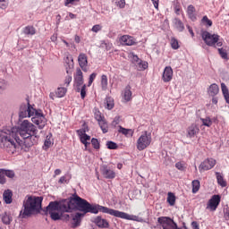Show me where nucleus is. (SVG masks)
Instances as JSON below:
<instances>
[{
	"instance_id": "obj_1",
	"label": "nucleus",
	"mask_w": 229,
	"mask_h": 229,
	"mask_svg": "<svg viewBox=\"0 0 229 229\" xmlns=\"http://www.w3.org/2000/svg\"><path fill=\"white\" fill-rule=\"evenodd\" d=\"M79 209L84 214H98V205L90 204L85 199L75 195L61 201H51L46 208V215L53 212H72Z\"/></svg>"
},
{
	"instance_id": "obj_2",
	"label": "nucleus",
	"mask_w": 229,
	"mask_h": 229,
	"mask_svg": "<svg viewBox=\"0 0 229 229\" xmlns=\"http://www.w3.org/2000/svg\"><path fill=\"white\" fill-rule=\"evenodd\" d=\"M10 131V138L14 140V144H16L15 151L21 148V144H22L21 139H32L31 145L37 144L38 140V130L35 124L31 123V122L28 120H23L20 122L18 127H13L9 129Z\"/></svg>"
},
{
	"instance_id": "obj_3",
	"label": "nucleus",
	"mask_w": 229,
	"mask_h": 229,
	"mask_svg": "<svg viewBox=\"0 0 229 229\" xmlns=\"http://www.w3.org/2000/svg\"><path fill=\"white\" fill-rule=\"evenodd\" d=\"M20 119H26V117H32L31 121L39 130H44L47 120L44 116L41 110H37L28 103L27 106H21L19 113Z\"/></svg>"
},
{
	"instance_id": "obj_4",
	"label": "nucleus",
	"mask_w": 229,
	"mask_h": 229,
	"mask_svg": "<svg viewBox=\"0 0 229 229\" xmlns=\"http://www.w3.org/2000/svg\"><path fill=\"white\" fill-rule=\"evenodd\" d=\"M44 198L33 195H27L23 199L22 209L20 212L21 217H30L37 212L42 210V201Z\"/></svg>"
},
{
	"instance_id": "obj_5",
	"label": "nucleus",
	"mask_w": 229,
	"mask_h": 229,
	"mask_svg": "<svg viewBox=\"0 0 229 229\" xmlns=\"http://www.w3.org/2000/svg\"><path fill=\"white\" fill-rule=\"evenodd\" d=\"M98 212H103V214H109V216H114V217H119L120 219H126L127 221H137V223H144V219L138 216L130 215L123 211L97 205V214H98Z\"/></svg>"
},
{
	"instance_id": "obj_6",
	"label": "nucleus",
	"mask_w": 229,
	"mask_h": 229,
	"mask_svg": "<svg viewBox=\"0 0 229 229\" xmlns=\"http://www.w3.org/2000/svg\"><path fill=\"white\" fill-rule=\"evenodd\" d=\"M0 142L4 148H7L9 153H15V140H12L10 137V129H4L0 131Z\"/></svg>"
},
{
	"instance_id": "obj_7",
	"label": "nucleus",
	"mask_w": 229,
	"mask_h": 229,
	"mask_svg": "<svg viewBox=\"0 0 229 229\" xmlns=\"http://www.w3.org/2000/svg\"><path fill=\"white\" fill-rule=\"evenodd\" d=\"M202 40H204L206 46L209 47H221L223 46V42L219 40L220 37L217 34H212L207 30L201 31Z\"/></svg>"
},
{
	"instance_id": "obj_8",
	"label": "nucleus",
	"mask_w": 229,
	"mask_h": 229,
	"mask_svg": "<svg viewBox=\"0 0 229 229\" xmlns=\"http://www.w3.org/2000/svg\"><path fill=\"white\" fill-rule=\"evenodd\" d=\"M149 144H151V133L144 131L137 140L136 148L139 151H144Z\"/></svg>"
},
{
	"instance_id": "obj_9",
	"label": "nucleus",
	"mask_w": 229,
	"mask_h": 229,
	"mask_svg": "<svg viewBox=\"0 0 229 229\" xmlns=\"http://www.w3.org/2000/svg\"><path fill=\"white\" fill-rule=\"evenodd\" d=\"M157 223L161 225L163 229H176V223L167 216H160L157 218Z\"/></svg>"
},
{
	"instance_id": "obj_10",
	"label": "nucleus",
	"mask_w": 229,
	"mask_h": 229,
	"mask_svg": "<svg viewBox=\"0 0 229 229\" xmlns=\"http://www.w3.org/2000/svg\"><path fill=\"white\" fill-rule=\"evenodd\" d=\"M73 81H74V87L77 89V92H80V87L84 85L83 81V72H81V69L77 68L76 72L73 75Z\"/></svg>"
},
{
	"instance_id": "obj_11",
	"label": "nucleus",
	"mask_w": 229,
	"mask_h": 229,
	"mask_svg": "<svg viewBox=\"0 0 229 229\" xmlns=\"http://www.w3.org/2000/svg\"><path fill=\"white\" fill-rule=\"evenodd\" d=\"M216 165V159L208 158L204 160L199 166V173H203L204 171H210Z\"/></svg>"
},
{
	"instance_id": "obj_12",
	"label": "nucleus",
	"mask_w": 229,
	"mask_h": 229,
	"mask_svg": "<svg viewBox=\"0 0 229 229\" xmlns=\"http://www.w3.org/2000/svg\"><path fill=\"white\" fill-rule=\"evenodd\" d=\"M220 203H221V196L213 195L208 202L207 208H209V210H212L214 212L217 210V207H219Z\"/></svg>"
},
{
	"instance_id": "obj_13",
	"label": "nucleus",
	"mask_w": 229,
	"mask_h": 229,
	"mask_svg": "<svg viewBox=\"0 0 229 229\" xmlns=\"http://www.w3.org/2000/svg\"><path fill=\"white\" fill-rule=\"evenodd\" d=\"M85 212L83 213H75L71 214V221H72V228H78L81 225V218L85 216Z\"/></svg>"
},
{
	"instance_id": "obj_14",
	"label": "nucleus",
	"mask_w": 229,
	"mask_h": 229,
	"mask_svg": "<svg viewBox=\"0 0 229 229\" xmlns=\"http://www.w3.org/2000/svg\"><path fill=\"white\" fill-rule=\"evenodd\" d=\"M78 62L81 69L84 72H87L89 71V68L87 67V65L89 64V61L87 60V55L80 54L78 57Z\"/></svg>"
},
{
	"instance_id": "obj_15",
	"label": "nucleus",
	"mask_w": 229,
	"mask_h": 229,
	"mask_svg": "<svg viewBox=\"0 0 229 229\" xmlns=\"http://www.w3.org/2000/svg\"><path fill=\"white\" fill-rule=\"evenodd\" d=\"M101 174H103L104 178H106L107 180H114V178H115V172L108 168L106 165H103L101 167Z\"/></svg>"
},
{
	"instance_id": "obj_16",
	"label": "nucleus",
	"mask_w": 229,
	"mask_h": 229,
	"mask_svg": "<svg viewBox=\"0 0 229 229\" xmlns=\"http://www.w3.org/2000/svg\"><path fill=\"white\" fill-rule=\"evenodd\" d=\"M162 80L165 83H169L173 80V68L171 66H166L164 69Z\"/></svg>"
},
{
	"instance_id": "obj_17",
	"label": "nucleus",
	"mask_w": 229,
	"mask_h": 229,
	"mask_svg": "<svg viewBox=\"0 0 229 229\" xmlns=\"http://www.w3.org/2000/svg\"><path fill=\"white\" fill-rule=\"evenodd\" d=\"M199 133V127L196 124H191L187 129V134L186 137L188 139H192L193 137H196L197 134Z\"/></svg>"
},
{
	"instance_id": "obj_18",
	"label": "nucleus",
	"mask_w": 229,
	"mask_h": 229,
	"mask_svg": "<svg viewBox=\"0 0 229 229\" xmlns=\"http://www.w3.org/2000/svg\"><path fill=\"white\" fill-rule=\"evenodd\" d=\"M120 43L122 46H133L135 44V38L129 35H123L120 38Z\"/></svg>"
},
{
	"instance_id": "obj_19",
	"label": "nucleus",
	"mask_w": 229,
	"mask_h": 229,
	"mask_svg": "<svg viewBox=\"0 0 229 229\" xmlns=\"http://www.w3.org/2000/svg\"><path fill=\"white\" fill-rule=\"evenodd\" d=\"M94 223L97 225V226H98V228H108L109 226L108 221L101 216H97Z\"/></svg>"
},
{
	"instance_id": "obj_20",
	"label": "nucleus",
	"mask_w": 229,
	"mask_h": 229,
	"mask_svg": "<svg viewBox=\"0 0 229 229\" xmlns=\"http://www.w3.org/2000/svg\"><path fill=\"white\" fill-rule=\"evenodd\" d=\"M77 133H79L81 137V142L84 144L85 148H87L88 144H90L87 142V140H90V136L87 135L83 130L77 131Z\"/></svg>"
},
{
	"instance_id": "obj_21",
	"label": "nucleus",
	"mask_w": 229,
	"mask_h": 229,
	"mask_svg": "<svg viewBox=\"0 0 229 229\" xmlns=\"http://www.w3.org/2000/svg\"><path fill=\"white\" fill-rule=\"evenodd\" d=\"M173 24L175 30H177V31L182 32L183 31V30H185V25H183V21H182V20L178 18H174L173 20Z\"/></svg>"
},
{
	"instance_id": "obj_22",
	"label": "nucleus",
	"mask_w": 229,
	"mask_h": 229,
	"mask_svg": "<svg viewBox=\"0 0 229 229\" xmlns=\"http://www.w3.org/2000/svg\"><path fill=\"white\" fill-rule=\"evenodd\" d=\"M208 94L212 98L217 96V94H219V86L216 83L211 84L208 88Z\"/></svg>"
},
{
	"instance_id": "obj_23",
	"label": "nucleus",
	"mask_w": 229,
	"mask_h": 229,
	"mask_svg": "<svg viewBox=\"0 0 229 229\" xmlns=\"http://www.w3.org/2000/svg\"><path fill=\"white\" fill-rule=\"evenodd\" d=\"M13 196V193L12 192V190H6L4 191L3 198L4 203L6 205H10L13 201L12 197Z\"/></svg>"
},
{
	"instance_id": "obj_24",
	"label": "nucleus",
	"mask_w": 229,
	"mask_h": 229,
	"mask_svg": "<svg viewBox=\"0 0 229 229\" xmlns=\"http://www.w3.org/2000/svg\"><path fill=\"white\" fill-rule=\"evenodd\" d=\"M118 131L119 133H122L125 137H129V138L133 137V133H135V131H133V129H126V128H123V126H119Z\"/></svg>"
},
{
	"instance_id": "obj_25",
	"label": "nucleus",
	"mask_w": 229,
	"mask_h": 229,
	"mask_svg": "<svg viewBox=\"0 0 229 229\" xmlns=\"http://www.w3.org/2000/svg\"><path fill=\"white\" fill-rule=\"evenodd\" d=\"M187 14L189 19H191V21H196L198 18L196 17V8L193 7V5H189L188 9H187Z\"/></svg>"
},
{
	"instance_id": "obj_26",
	"label": "nucleus",
	"mask_w": 229,
	"mask_h": 229,
	"mask_svg": "<svg viewBox=\"0 0 229 229\" xmlns=\"http://www.w3.org/2000/svg\"><path fill=\"white\" fill-rule=\"evenodd\" d=\"M123 99L128 103V101H131V88L127 86L123 90Z\"/></svg>"
},
{
	"instance_id": "obj_27",
	"label": "nucleus",
	"mask_w": 229,
	"mask_h": 229,
	"mask_svg": "<svg viewBox=\"0 0 229 229\" xmlns=\"http://www.w3.org/2000/svg\"><path fill=\"white\" fill-rule=\"evenodd\" d=\"M1 219L4 225H10V223L13 221L12 215L7 212L1 215Z\"/></svg>"
},
{
	"instance_id": "obj_28",
	"label": "nucleus",
	"mask_w": 229,
	"mask_h": 229,
	"mask_svg": "<svg viewBox=\"0 0 229 229\" xmlns=\"http://www.w3.org/2000/svg\"><path fill=\"white\" fill-rule=\"evenodd\" d=\"M166 201L170 207H174V203H176V196H174V193L168 192Z\"/></svg>"
},
{
	"instance_id": "obj_29",
	"label": "nucleus",
	"mask_w": 229,
	"mask_h": 229,
	"mask_svg": "<svg viewBox=\"0 0 229 229\" xmlns=\"http://www.w3.org/2000/svg\"><path fill=\"white\" fill-rule=\"evenodd\" d=\"M221 89H222L223 96L226 103L229 105V91H228V88L226 87V84L221 83Z\"/></svg>"
},
{
	"instance_id": "obj_30",
	"label": "nucleus",
	"mask_w": 229,
	"mask_h": 229,
	"mask_svg": "<svg viewBox=\"0 0 229 229\" xmlns=\"http://www.w3.org/2000/svg\"><path fill=\"white\" fill-rule=\"evenodd\" d=\"M134 65L138 71H145V69L148 67V62L140 59Z\"/></svg>"
},
{
	"instance_id": "obj_31",
	"label": "nucleus",
	"mask_w": 229,
	"mask_h": 229,
	"mask_svg": "<svg viewBox=\"0 0 229 229\" xmlns=\"http://www.w3.org/2000/svg\"><path fill=\"white\" fill-rule=\"evenodd\" d=\"M218 54L220 55L222 60L228 62V52L224 47L218 48Z\"/></svg>"
},
{
	"instance_id": "obj_32",
	"label": "nucleus",
	"mask_w": 229,
	"mask_h": 229,
	"mask_svg": "<svg viewBox=\"0 0 229 229\" xmlns=\"http://www.w3.org/2000/svg\"><path fill=\"white\" fill-rule=\"evenodd\" d=\"M99 47H101L102 49H106V51H110V49H112L113 47V45L108 41L101 40Z\"/></svg>"
},
{
	"instance_id": "obj_33",
	"label": "nucleus",
	"mask_w": 229,
	"mask_h": 229,
	"mask_svg": "<svg viewBox=\"0 0 229 229\" xmlns=\"http://www.w3.org/2000/svg\"><path fill=\"white\" fill-rule=\"evenodd\" d=\"M216 176L218 185H220L221 187H226V181L222 177L219 172L216 173Z\"/></svg>"
},
{
	"instance_id": "obj_34",
	"label": "nucleus",
	"mask_w": 229,
	"mask_h": 229,
	"mask_svg": "<svg viewBox=\"0 0 229 229\" xmlns=\"http://www.w3.org/2000/svg\"><path fill=\"white\" fill-rule=\"evenodd\" d=\"M101 87L102 90H106V89H108V77L105 74L101 76Z\"/></svg>"
},
{
	"instance_id": "obj_35",
	"label": "nucleus",
	"mask_w": 229,
	"mask_h": 229,
	"mask_svg": "<svg viewBox=\"0 0 229 229\" xmlns=\"http://www.w3.org/2000/svg\"><path fill=\"white\" fill-rule=\"evenodd\" d=\"M24 35H35L37 33V30L34 29L33 26H27L23 30Z\"/></svg>"
},
{
	"instance_id": "obj_36",
	"label": "nucleus",
	"mask_w": 229,
	"mask_h": 229,
	"mask_svg": "<svg viewBox=\"0 0 229 229\" xmlns=\"http://www.w3.org/2000/svg\"><path fill=\"white\" fill-rule=\"evenodd\" d=\"M64 62L65 64H67L69 69H72L74 67V61L72 59V55H66V57L64 58Z\"/></svg>"
},
{
	"instance_id": "obj_37",
	"label": "nucleus",
	"mask_w": 229,
	"mask_h": 229,
	"mask_svg": "<svg viewBox=\"0 0 229 229\" xmlns=\"http://www.w3.org/2000/svg\"><path fill=\"white\" fill-rule=\"evenodd\" d=\"M201 24L206 28H210L213 24L212 20L208 19V16H203L201 19Z\"/></svg>"
},
{
	"instance_id": "obj_38",
	"label": "nucleus",
	"mask_w": 229,
	"mask_h": 229,
	"mask_svg": "<svg viewBox=\"0 0 229 229\" xmlns=\"http://www.w3.org/2000/svg\"><path fill=\"white\" fill-rule=\"evenodd\" d=\"M67 94V89L58 88L55 91L56 98H64Z\"/></svg>"
},
{
	"instance_id": "obj_39",
	"label": "nucleus",
	"mask_w": 229,
	"mask_h": 229,
	"mask_svg": "<svg viewBox=\"0 0 229 229\" xmlns=\"http://www.w3.org/2000/svg\"><path fill=\"white\" fill-rule=\"evenodd\" d=\"M106 108H107V110L114 108V98L111 97H106Z\"/></svg>"
},
{
	"instance_id": "obj_40",
	"label": "nucleus",
	"mask_w": 229,
	"mask_h": 229,
	"mask_svg": "<svg viewBox=\"0 0 229 229\" xmlns=\"http://www.w3.org/2000/svg\"><path fill=\"white\" fill-rule=\"evenodd\" d=\"M47 215L50 216L53 221H60V219H62V216H60V213H58V211L47 213Z\"/></svg>"
},
{
	"instance_id": "obj_41",
	"label": "nucleus",
	"mask_w": 229,
	"mask_h": 229,
	"mask_svg": "<svg viewBox=\"0 0 229 229\" xmlns=\"http://www.w3.org/2000/svg\"><path fill=\"white\" fill-rule=\"evenodd\" d=\"M200 122L202 123V126H207L208 128L212 126V120L210 117L200 118Z\"/></svg>"
},
{
	"instance_id": "obj_42",
	"label": "nucleus",
	"mask_w": 229,
	"mask_h": 229,
	"mask_svg": "<svg viewBox=\"0 0 229 229\" xmlns=\"http://www.w3.org/2000/svg\"><path fill=\"white\" fill-rule=\"evenodd\" d=\"M98 124L103 131V133H108V123L105 120L98 122Z\"/></svg>"
},
{
	"instance_id": "obj_43",
	"label": "nucleus",
	"mask_w": 229,
	"mask_h": 229,
	"mask_svg": "<svg viewBox=\"0 0 229 229\" xmlns=\"http://www.w3.org/2000/svg\"><path fill=\"white\" fill-rule=\"evenodd\" d=\"M191 185H192V193L196 194V192L199 191V187H200L199 182L198 180H194L192 181Z\"/></svg>"
},
{
	"instance_id": "obj_44",
	"label": "nucleus",
	"mask_w": 229,
	"mask_h": 229,
	"mask_svg": "<svg viewBox=\"0 0 229 229\" xmlns=\"http://www.w3.org/2000/svg\"><path fill=\"white\" fill-rule=\"evenodd\" d=\"M66 72H67V74H69V75H67L66 77H65V80H64V85H66L67 87H69V85L71 84V81H72V76H71V71H69V68H66Z\"/></svg>"
},
{
	"instance_id": "obj_45",
	"label": "nucleus",
	"mask_w": 229,
	"mask_h": 229,
	"mask_svg": "<svg viewBox=\"0 0 229 229\" xmlns=\"http://www.w3.org/2000/svg\"><path fill=\"white\" fill-rule=\"evenodd\" d=\"M81 88H80V91L81 92V99H85V96H87V85L83 84L82 86H81Z\"/></svg>"
},
{
	"instance_id": "obj_46",
	"label": "nucleus",
	"mask_w": 229,
	"mask_h": 229,
	"mask_svg": "<svg viewBox=\"0 0 229 229\" xmlns=\"http://www.w3.org/2000/svg\"><path fill=\"white\" fill-rule=\"evenodd\" d=\"M0 183L4 185L6 183V175L4 174V169H0Z\"/></svg>"
},
{
	"instance_id": "obj_47",
	"label": "nucleus",
	"mask_w": 229,
	"mask_h": 229,
	"mask_svg": "<svg viewBox=\"0 0 229 229\" xmlns=\"http://www.w3.org/2000/svg\"><path fill=\"white\" fill-rule=\"evenodd\" d=\"M171 46H172V49H179L180 45L178 44V39L172 38H171Z\"/></svg>"
},
{
	"instance_id": "obj_48",
	"label": "nucleus",
	"mask_w": 229,
	"mask_h": 229,
	"mask_svg": "<svg viewBox=\"0 0 229 229\" xmlns=\"http://www.w3.org/2000/svg\"><path fill=\"white\" fill-rule=\"evenodd\" d=\"M114 3L118 6V8H124L126 6V1L124 0H114Z\"/></svg>"
},
{
	"instance_id": "obj_49",
	"label": "nucleus",
	"mask_w": 229,
	"mask_h": 229,
	"mask_svg": "<svg viewBox=\"0 0 229 229\" xmlns=\"http://www.w3.org/2000/svg\"><path fill=\"white\" fill-rule=\"evenodd\" d=\"M130 58L134 65H136L138 62L140 60L139 56L133 53L130 55Z\"/></svg>"
},
{
	"instance_id": "obj_50",
	"label": "nucleus",
	"mask_w": 229,
	"mask_h": 229,
	"mask_svg": "<svg viewBox=\"0 0 229 229\" xmlns=\"http://www.w3.org/2000/svg\"><path fill=\"white\" fill-rule=\"evenodd\" d=\"M4 173L7 178H15V172L13 170H4Z\"/></svg>"
},
{
	"instance_id": "obj_51",
	"label": "nucleus",
	"mask_w": 229,
	"mask_h": 229,
	"mask_svg": "<svg viewBox=\"0 0 229 229\" xmlns=\"http://www.w3.org/2000/svg\"><path fill=\"white\" fill-rule=\"evenodd\" d=\"M96 76H98V73H96V72H93L89 75L88 87H90V85H92V83H94V80H96Z\"/></svg>"
},
{
	"instance_id": "obj_52",
	"label": "nucleus",
	"mask_w": 229,
	"mask_h": 229,
	"mask_svg": "<svg viewBox=\"0 0 229 229\" xmlns=\"http://www.w3.org/2000/svg\"><path fill=\"white\" fill-rule=\"evenodd\" d=\"M106 146L108 149H117V143L114 141H107Z\"/></svg>"
},
{
	"instance_id": "obj_53",
	"label": "nucleus",
	"mask_w": 229,
	"mask_h": 229,
	"mask_svg": "<svg viewBox=\"0 0 229 229\" xmlns=\"http://www.w3.org/2000/svg\"><path fill=\"white\" fill-rule=\"evenodd\" d=\"M101 30H103V26H101L100 24H97L92 27L91 31H93V33H98L101 31Z\"/></svg>"
},
{
	"instance_id": "obj_54",
	"label": "nucleus",
	"mask_w": 229,
	"mask_h": 229,
	"mask_svg": "<svg viewBox=\"0 0 229 229\" xmlns=\"http://www.w3.org/2000/svg\"><path fill=\"white\" fill-rule=\"evenodd\" d=\"M1 10H6L8 8V0H0Z\"/></svg>"
},
{
	"instance_id": "obj_55",
	"label": "nucleus",
	"mask_w": 229,
	"mask_h": 229,
	"mask_svg": "<svg viewBox=\"0 0 229 229\" xmlns=\"http://www.w3.org/2000/svg\"><path fill=\"white\" fill-rule=\"evenodd\" d=\"M91 144L95 149H99V141L98 140V139L93 138L91 140Z\"/></svg>"
},
{
	"instance_id": "obj_56",
	"label": "nucleus",
	"mask_w": 229,
	"mask_h": 229,
	"mask_svg": "<svg viewBox=\"0 0 229 229\" xmlns=\"http://www.w3.org/2000/svg\"><path fill=\"white\" fill-rule=\"evenodd\" d=\"M119 123H121V117L115 116L111 124H112V126H114V128H115V126H117V124H119Z\"/></svg>"
},
{
	"instance_id": "obj_57",
	"label": "nucleus",
	"mask_w": 229,
	"mask_h": 229,
	"mask_svg": "<svg viewBox=\"0 0 229 229\" xmlns=\"http://www.w3.org/2000/svg\"><path fill=\"white\" fill-rule=\"evenodd\" d=\"M224 218L225 219V221L229 222V208H224Z\"/></svg>"
},
{
	"instance_id": "obj_58",
	"label": "nucleus",
	"mask_w": 229,
	"mask_h": 229,
	"mask_svg": "<svg viewBox=\"0 0 229 229\" xmlns=\"http://www.w3.org/2000/svg\"><path fill=\"white\" fill-rule=\"evenodd\" d=\"M62 219H63V221H66V223H67V222L71 221L72 216L69 214H64L62 216Z\"/></svg>"
},
{
	"instance_id": "obj_59",
	"label": "nucleus",
	"mask_w": 229,
	"mask_h": 229,
	"mask_svg": "<svg viewBox=\"0 0 229 229\" xmlns=\"http://www.w3.org/2000/svg\"><path fill=\"white\" fill-rule=\"evenodd\" d=\"M175 167L176 169H178L179 171H184L185 166H183V164L178 162L175 164Z\"/></svg>"
},
{
	"instance_id": "obj_60",
	"label": "nucleus",
	"mask_w": 229,
	"mask_h": 229,
	"mask_svg": "<svg viewBox=\"0 0 229 229\" xmlns=\"http://www.w3.org/2000/svg\"><path fill=\"white\" fill-rule=\"evenodd\" d=\"M95 119L98 121V123H100L101 121H104L103 116H101V114L96 113Z\"/></svg>"
},
{
	"instance_id": "obj_61",
	"label": "nucleus",
	"mask_w": 229,
	"mask_h": 229,
	"mask_svg": "<svg viewBox=\"0 0 229 229\" xmlns=\"http://www.w3.org/2000/svg\"><path fill=\"white\" fill-rule=\"evenodd\" d=\"M59 183H68L67 182V177L65 175L62 176L60 179H59Z\"/></svg>"
},
{
	"instance_id": "obj_62",
	"label": "nucleus",
	"mask_w": 229,
	"mask_h": 229,
	"mask_svg": "<svg viewBox=\"0 0 229 229\" xmlns=\"http://www.w3.org/2000/svg\"><path fill=\"white\" fill-rule=\"evenodd\" d=\"M186 28H187L190 35H191V37H194V31L192 30V28L189 25H186Z\"/></svg>"
},
{
	"instance_id": "obj_63",
	"label": "nucleus",
	"mask_w": 229,
	"mask_h": 229,
	"mask_svg": "<svg viewBox=\"0 0 229 229\" xmlns=\"http://www.w3.org/2000/svg\"><path fill=\"white\" fill-rule=\"evenodd\" d=\"M51 146V140L47 139L45 140V148H49Z\"/></svg>"
},
{
	"instance_id": "obj_64",
	"label": "nucleus",
	"mask_w": 229,
	"mask_h": 229,
	"mask_svg": "<svg viewBox=\"0 0 229 229\" xmlns=\"http://www.w3.org/2000/svg\"><path fill=\"white\" fill-rule=\"evenodd\" d=\"M191 226L193 229H199V225H198V222H192Z\"/></svg>"
}]
</instances>
